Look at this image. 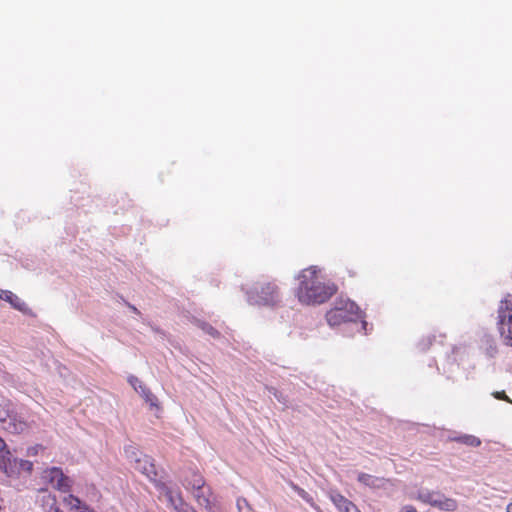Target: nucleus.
<instances>
[{
  "label": "nucleus",
  "instance_id": "f257e3e1",
  "mask_svg": "<svg viewBox=\"0 0 512 512\" xmlns=\"http://www.w3.org/2000/svg\"><path fill=\"white\" fill-rule=\"evenodd\" d=\"M317 266H310L297 275L298 286L295 296L304 305L322 304L328 301L337 291L333 283L325 282Z\"/></svg>",
  "mask_w": 512,
  "mask_h": 512
},
{
  "label": "nucleus",
  "instance_id": "f03ea898",
  "mask_svg": "<svg viewBox=\"0 0 512 512\" xmlns=\"http://www.w3.org/2000/svg\"><path fill=\"white\" fill-rule=\"evenodd\" d=\"M251 304L275 306L281 301L280 288L275 280H265L255 283L247 292Z\"/></svg>",
  "mask_w": 512,
  "mask_h": 512
},
{
  "label": "nucleus",
  "instance_id": "7ed1b4c3",
  "mask_svg": "<svg viewBox=\"0 0 512 512\" xmlns=\"http://www.w3.org/2000/svg\"><path fill=\"white\" fill-rule=\"evenodd\" d=\"M363 313L356 303L342 300L326 313V320L332 327L346 322H356L363 319Z\"/></svg>",
  "mask_w": 512,
  "mask_h": 512
},
{
  "label": "nucleus",
  "instance_id": "20e7f679",
  "mask_svg": "<svg viewBox=\"0 0 512 512\" xmlns=\"http://www.w3.org/2000/svg\"><path fill=\"white\" fill-rule=\"evenodd\" d=\"M497 327L504 344L512 346V295L503 298L497 310Z\"/></svg>",
  "mask_w": 512,
  "mask_h": 512
},
{
  "label": "nucleus",
  "instance_id": "39448f33",
  "mask_svg": "<svg viewBox=\"0 0 512 512\" xmlns=\"http://www.w3.org/2000/svg\"><path fill=\"white\" fill-rule=\"evenodd\" d=\"M416 499L443 511L452 512L458 508V503L455 499L448 498L439 491L421 490L418 492Z\"/></svg>",
  "mask_w": 512,
  "mask_h": 512
},
{
  "label": "nucleus",
  "instance_id": "423d86ee",
  "mask_svg": "<svg viewBox=\"0 0 512 512\" xmlns=\"http://www.w3.org/2000/svg\"><path fill=\"white\" fill-rule=\"evenodd\" d=\"M42 478L54 489L68 493L72 487V480L66 476L59 467H50L43 471Z\"/></svg>",
  "mask_w": 512,
  "mask_h": 512
},
{
  "label": "nucleus",
  "instance_id": "0eeeda50",
  "mask_svg": "<svg viewBox=\"0 0 512 512\" xmlns=\"http://www.w3.org/2000/svg\"><path fill=\"white\" fill-rule=\"evenodd\" d=\"M157 488L160 491L161 495H164L171 505V507L175 510V512H189L190 505L185 503L179 493H175L164 483H157Z\"/></svg>",
  "mask_w": 512,
  "mask_h": 512
},
{
  "label": "nucleus",
  "instance_id": "6e6552de",
  "mask_svg": "<svg viewBox=\"0 0 512 512\" xmlns=\"http://www.w3.org/2000/svg\"><path fill=\"white\" fill-rule=\"evenodd\" d=\"M135 470L146 476L150 481L156 482L157 470L154 464V460L147 455L136 459Z\"/></svg>",
  "mask_w": 512,
  "mask_h": 512
},
{
  "label": "nucleus",
  "instance_id": "1a4fd4ad",
  "mask_svg": "<svg viewBox=\"0 0 512 512\" xmlns=\"http://www.w3.org/2000/svg\"><path fill=\"white\" fill-rule=\"evenodd\" d=\"M128 382L137 392L141 394L146 403H148L151 407H159L157 397L136 376H129Z\"/></svg>",
  "mask_w": 512,
  "mask_h": 512
},
{
  "label": "nucleus",
  "instance_id": "9d476101",
  "mask_svg": "<svg viewBox=\"0 0 512 512\" xmlns=\"http://www.w3.org/2000/svg\"><path fill=\"white\" fill-rule=\"evenodd\" d=\"M329 498L339 512H361L352 501L335 490L330 491Z\"/></svg>",
  "mask_w": 512,
  "mask_h": 512
},
{
  "label": "nucleus",
  "instance_id": "9b49d317",
  "mask_svg": "<svg viewBox=\"0 0 512 512\" xmlns=\"http://www.w3.org/2000/svg\"><path fill=\"white\" fill-rule=\"evenodd\" d=\"M195 500L197 503L204 507L207 510L212 509L213 505V493L209 486H207L205 483L201 488H197L195 491L192 492Z\"/></svg>",
  "mask_w": 512,
  "mask_h": 512
},
{
  "label": "nucleus",
  "instance_id": "f8f14e48",
  "mask_svg": "<svg viewBox=\"0 0 512 512\" xmlns=\"http://www.w3.org/2000/svg\"><path fill=\"white\" fill-rule=\"evenodd\" d=\"M4 428L11 433L20 434L28 429V423L24 419L13 415Z\"/></svg>",
  "mask_w": 512,
  "mask_h": 512
},
{
  "label": "nucleus",
  "instance_id": "ddd939ff",
  "mask_svg": "<svg viewBox=\"0 0 512 512\" xmlns=\"http://www.w3.org/2000/svg\"><path fill=\"white\" fill-rule=\"evenodd\" d=\"M63 503L68 506L71 510H77L79 512H87L89 506L82 503V501L73 494H68L63 498Z\"/></svg>",
  "mask_w": 512,
  "mask_h": 512
},
{
  "label": "nucleus",
  "instance_id": "4468645a",
  "mask_svg": "<svg viewBox=\"0 0 512 512\" xmlns=\"http://www.w3.org/2000/svg\"><path fill=\"white\" fill-rule=\"evenodd\" d=\"M11 462V453L7 450L5 441L0 437V469L9 475L8 466Z\"/></svg>",
  "mask_w": 512,
  "mask_h": 512
},
{
  "label": "nucleus",
  "instance_id": "2eb2a0df",
  "mask_svg": "<svg viewBox=\"0 0 512 512\" xmlns=\"http://www.w3.org/2000/svg\"><path fill=\"white\" fill-rule=\"evenodd\" d=\"M0 299H4L5 301L9 302L14 308L20 311L25 309L26 304L11 291H1Z\"/></svg>",
  "mask_w": 512,
  "mask_h": 512
},
{
  "label": "nucleus",
  "instance_id": "dca6fc26",
  "mask_svg": "<svg viewBox=\"0 0 512 512\" xmlns=\"http://www.w3.org/2000/svg\"><path fill=\"white\" fill-rule=\"evenodd\" d=\"M205 480L203 476L198 472H192L189 477L185 479V486L187 489H191V491H195L197 488H201Z\"/></svg>",
  "mask_w": 512,
  "mask_h": 512
},
{
  "label": "nucleus",
  "instance_id": "f3484780",
  "mask_svg": "<svg viewBox=\"0 0 512 512\" xmlns=\"http://www.w3.org/2000/svg\"><path fill=\"white\" fill-rule=\"evenodd\" d=\"M42 503L44 507H48L46 512H62V510L57 505L56 497L50 493L42 497Z\"/></svg>",
  "mask_w": 512,
  "mask_h": 512
},
{
  "label": "nucleus",
  "instance_id": "a211bd4d",
  "mask_svg": "<svg viewBox=\"0 0 512 512\" xmlns=\"http://www.w3.org/2000/svg\"><path fill=\"white\" fill-rule=\"evenodd\" d=\"M457 442H460L462 444L471 446V447H478L481 444V441L479 438L473 436V435H463L455 438Z\"/></svg>",
  "mask_w": 512,
  "mask_h": 512
},
{
  "label": "nucleus",
  "instance_id": "6ab92c4d",
  "mask_svg": "<svg viewBox=\"0 0 512 512\" xmlns=\"http://www.w3.org/2000/svg\"><path fill=\"white\" fill-rule=\"evenodd\" d=\"M294 490L297 492V494L303 500H305L307 503H309L312 507H315L314 502H313V498L311 497V495L309 493H307L304 489H302V488H300L298 486H294Z\"/></svg>",
  "mask_w": 512,
  "mask_h": 512
},
{
  "label": "nucleus",
  "instance_id": "aec40b11",
  "mask_svg": "<svg viewBox=\"0 0 512 512\" xmlns=\"http://www.w3.org/2000/svg\"><path fill=\"white\" fill-rule=\"evenodd\" d=\"M13 415H10L9 409L7 405H0V422L4 423L5 425L10 421V418Z\"/></svg>",
  "mask_w": 512,
  "mask_h": 512
},
{
  "label": "nucleus",
  "instance_id": "412c9836",
  "mask_svg": "<svg viewBox=\"0 0 512 512\" xmlns=\"http://www.w3.org/2000/svg\"><path fill=\"white\" fill-rule=\"evenodd\" d=\"M237 508L239 512H252V509L245 498L237 500Z\"/></svg>",
  "mask_w": 512,
  "mask_h": 512
},
{
  "label": "nucleus",
  "instance_id": "4be33fe9",
  "mask_svg": "<svg viewBox=\"0 0 512 512\" xmlns=\"http://www.w3.org/2000/svg\"><path fill=\"white\" fill-rule=\"evenodd\" d=\"M201 328L204 332H206L207 334L211 335L214 338L219 336V332L209 324L203 323L201 325Z\"/></svg>",
  "mask_w": 512,
  "mask_h": 512
},
{
  "label": "nucleus",
  "instance_id": "5701e85b",
  "mask_svg": "<svg viewBox=\"0 0 512 512\" xmlns=\"http://www.w3.org/2000/svg\"><path fill=\"white\" fill-rule=\"evenodd\" d=\"M371 480H372V476L367 473H359V475H358V481L365 485H369Z\"/></svg>",
  "mask_w": 512,
  "mask_h": 512
},
{
  "label": "nucleus",
  "instance_id": "b1692460",
  "mask_svg": "<svg viewBox=\"0 0 512 512\" xmlns=\"http://www.w3.org/2000/svg\"><path fill=\"white\" fill-rule=\"evenodd\" d=\"M493 396L496 398V399H499V400H504V401H507V402H512L509 397L506 395L505 391H496L493 393Z\"/></svg>",
  "mask_w": 512,
  "mask_h": 512
},
{
  "label": "nucleus",
  "instance_id": "393cba45",
  "mask_svg": "<svg viewBox=\"0 0 512 512\" xmlns=\"http://www.w3.org/2000/svg\"><path fill=\"white\" fill-rule=\"evenodd\" d=\"M401 512H418L415 507L406 505L402 508Z\"/></svg>",
  "mask_w": 512,
  "mask_h": 512
},
{
  "label": "nucleus",
  "instance_id": "a878e982",
  "mask_svg": "<svg viewBox=\"0 0 512 512\" xmlns=\"http://www.w3.org/2000/svg\"><path fill=\"white\" fill-rule=\"evenodd\" d=\"M507 512H512V501L507 505Z\"/></svg>",
  "mask_w": 512,
  "mask_h": 512
},
{
  "label": "nucleus",
  "instance_id": "bb28decb",
  "mask_svg": "<svg viewBox=\"0 0 512 512\" xmlns=\"http://www.w3.org/2000/svg\"><path fill=\"white\" fill-rule=\"evenodd\" d=\"M25 464H28V465H29V468H31V467H32V463H31V462H29V461H26V462H25Z\"/></svg>",
  "mask_w": 512,
  "mask_h": 512
},
{
  "label": "nucleus",
  "instance_id": "cd10ccee",
  "mask_svg": "<svg viewBox=\"0 0 512 512\" xmlns=\"http://www.w3.org/2000/svg\"><path fill=\"white\" fill-rule=\"evenodd\" d=\"M131 309H132L134 312H138V311H137V308H136V307H134V306H132V307H131Z\"/></svg>",
  "mask_w": 512,
  "mask_h": 512
}]
</instances>
